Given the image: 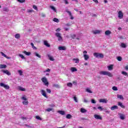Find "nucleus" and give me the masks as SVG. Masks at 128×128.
<instances>
[{
    "label": "nucleus",
    "mask_w": 128,
    "mask_h": 128,
    "mask_svg": "<svg viewBox=\"0 0 128 128\" xmlns=\"http://www.w3.org/2000/svg\"><path fill=\"white\" fill-rule=\"evenodd\" d=\"M122 74H124V76H128V72H126L124 71H122Z\"/></svg>",
    "instance_id": "obj_33"
},
{
    "label": "nucleus",
    "mask_w": 128,
    "mask_h": 128,
    "mask_svg": "<svg viewBox=\"0 0 128 128\" xmlns=\"http://www.w3.org/2000/svg\"><path fill=\"white\" fill-rule=\"evenodd\" d=\"M66 12H68V14L69 16H72V12H70V11H68V10H66Z\"/></svg>",
    "instance_id": "obj_52"
},
{
    "label": "nucleus",
    "mask_w": 128,
    "mask_h": 128,
    "mask_svg": "<svg viewBox=\"0 0 128 128\" xmlns=\"http://www.w3.org/2000/svg\"><path fill=\"white\" fill-rule=\"evenodd\" d=\"M117 98H120V100H124V96H122V95L118 94Z\"/></svg>",
    "instance_id": "obj_29"
},
{
    "label": "nucleus",
    "mask_w": 128,
    "mask_h": 128,
    "mask_svg": "<svg viewBox=\"0 0 128 128\" xmlns=\"http://www.w3.org/2000/svg\"><path fill=\"white\" fill-rule=\"evenodd\" d=\"M91 102L92 104H96V100H94V99H92L91 100Z\"/></svg>",
    "instance_id": "obj_50"
},
{
    "label": "nucleus",
    "mask_w": 128,
    "mask_h": 128,
    "mask_svg": "<svg viewBox=\"0 0 128 128\" xmlns=\"http://www.w3.org/2000/svg\"><path fill=\"white\" fill-rule=\"evenodd\" d=\"M54 22H60V20L58 19L57 18H54L53 19Z\"/></svg>",
    "instance_id": "obj_37"
},
{
    "label": "nucleus",
    "mask_w": 128,
    "mask_h": 128,
    "mask_svg": "<svg viewBox=\"0 0 128 128\" xmlns=\"http://www.w3.org/2000/svg\"><path fill=\"white\" fill-rule=\"evenodd\" d=\"M21 99H22L23 100H24L22 102V104H24V106H28V98H26V96H22Z\"/></svg>",
    "instance_id": "obj_2"
},
{
    "label": "nucleus",
    "mask_w": 128,
    "mask_h": 128,
    "mask_svg": "<svg viewBox=\"0 0 128 128\" xmlns=\"http://www.w3.org/2000/svg\"><path fill=\"white\" fill-rule=\"evenodd\" d=\"M117 60H118V62H122V58L121 56H118L117 57Z\"/></svg>",
    "instance_id": "obj_44"
},
{
    "label": "nucleus",
    "mask_w": 128,
    "mask_h": 128,
    "mask_svg": "<svg viewBox=\"0 0 128 128\" xmlns=\"http://www.w3.org/2000/svg\"><path fill=\"white\" fill-rule=\"evenodd\" d=\"M80 112H82V114H84V112H86L88 110L84 108H81L80 109Z\"/></svg>",
    "instance_id": "obj_24"
},
{
    "label": "nucleus",
    "mask_w": 128,
    "mask_h": 128,
    "mask_svg": "<svg viewBox=\"0 0 128 128\" xmlns=\"http://www.w3.org/2000/svg\"><path fill=\"white\" fill-rule=\"evenodd\" d=\"M54 109H52V108H48L46 110V112H52V110Z\"/></svg>",
    "instance_id": "obj_45"
},
{
    "label": "nucleus",
    "mask_w": 128,
    "mask_h": 128,
    "mask_svg": "<svg viewBox=\"0 0 128 128\" xmlns=\"http://www.w3.org/2000/svg\"><path fill=\"white\" fill-rule=\"evenodd\" d=\"M20 38V34H16L15 35V38Z\"/></svg>",
    "instance_id": "obj_30"
},
{
    "label": "nucleus",
    "mask_w": 128,
    "mask_h": 128,
    "mask_svg": "<svg viewBox=\"0 0 128 128\" xmlns=\"http://www.w3.org/2000/svg\"><path fill=\"white\" fill-rule=\"evenodd\" d=\"M118 106H113L110 108L111 110H118Z\"/></svg>",
    "instance_id": "obj_14"
},
{
    "label": "nucleus",
    "mask_w": 128,
    "mask_h": 128,
    "mask_svg": "<svg viewBox=\"0 0 128 128\" xmlns=\"http://www.w3.org/2000/svg\"><path fill=\"white\" fill-rule=\"evenodd\" d=\"M53 86L54 88H60V85H58V84H53Z\"/></svg>",
    "instance_id": "obj_42"
},
{
    "label": "nucleus",
    "mask_w": 128,
    "mask_h": 128,
    "mask_svg": "<svg viewBox=\"0 0 128 128\" xmlns=\"http://www.w3.org/2000/svg\"><path fill=\"white\" fill-rule=\"evenodd\" d=\"M34 54L36 56H37V58H42V56H40V54H38L36 52H35Z\"/></svg>",
    "instance_id": "obj_31"
},
{
    "label": "nucleus",
    "mask_w": 128,
    "mask_h": 128,
    "mask_svg": "<svg viewBox=\"0 0 128 128\" xmlns=\"http://www.w3.org/2000/svg\"><path fill=\"white\" fill-rule=\"evenodd\" d=\"M100 74H102L103 76H110V78H112V74L109 72L106 71H100Z\"/></svg>",
    "instance_id": "obj_1"
},
{
    "label": "nucleus",
    "mask_w": 128,
    "mask_h": 128,
    "mask_svg": "<svg viewBox=\"0 0 128 128\" xmlns=\"http://www.w3.org/2000/svg\"><path fill=\"white\" fill-rule=\"evenodd\" d=\"M100 32H102L100 30H95L93 31V34H100Z\"/></svg>",
    "instance_id": "obj_16"
},
{
    "label": "nucleus",
    "mask_w": 128,
    "mask_h": 128,
    "mask_svg": "<svg viewBox=\"0 0 128 128\" xmlns=\"http://www.w3.org/2000/svg\"><path fill=\"white\" fill-rule=\"evenodd\" d=\"M112 89L113 90H118V88H116V86H114L112 88Z\"/></svg>",
    "instance_id": "obj_48"
},
{
    "label": "nucleus",
    "mask_w": 128,
    "mask_h": 128,
    "mask_svg": "<svg viewBox=\"0 0 128 128\" xmlns=\"http://www.w3.org/2000/svg\"><path fill=\"white\" fill-rule=\"evenodd\" d=\"M64 0L66 4H68V0Z\"/></svg>",
    "instance_id": "obj_60"
},
{
    "label": "nucleus",
    "mask_w": 128,
    "mask_h": 128,
    "mask_svg": "<svg viewBox=\"0 0 128 128\" xmlns=\"http://www.w3.org/2000/svg\"><path fill=\"white\" fill-rule=\"evenodd\" d=\"M22 54H26V56H30L32 53H30V52H28L26 50H24L22 52Z\"/></svg>",
    "instance_id": "obj_19"
},
{
    "label": "nucleus",
    "mask_w": 128,
    "mask_h": 128,
    "mask_svg": "<svg viewBox=\"0 0 128 128\" xmlns=\"http://www.w3.org/2000/svg\"><path fill=\"white\" fill-rule=\"evenodd\" d=\"M94 118H96V120H102V118L98 114H94Z\"/></svg>",
    "instance_id": "obj_11"
},
{
    "label": "nucleus",
    "mask_w": 128,
    "mask_h": 128,
    "mask_svg": "<svg viewBox=\"0 0 128 128\" xmlns=\"http://www.w3.org/2000/svg\"><path fill=\"white\" fill-rule=\"evenodd\" d=\"M100 102H103L104 104H106V102H108V100L106 99H102L101 98L99 100Z\"/></svg>",
    "instance_id": "obj_10"
},
{
    "label": "nucleus",
    "mask_w": 128,
    "mask_h": 128,
    "mask_svg": "<svg viewBox=\"0 0 128 128\" xmlns=\"http://www.w3.org/2000/svg\"><path fill=\"white\" fill-rule=\"evenodd\" d=\"M118 18L122 20V18H124V14L122 13V11H119L118 12Z\"/></svg>",
    "instance_id": "obj_7"
},
{
    "label": "nucleus",
    "mask_w": 128,
    "mask_h": 128,
    "mask_svg": "<svg viewBox=\"0 0 128 128\" xmlns=\"http://www.w3.org/2000/svg\"><path fill=\"white\" fill-rule=\"evenodd\" d=\"M86 92H88L89 94H92V90H90V89L88 88L86 89Z\"/></svg>",
    "instance_id": "obj_36"
},
{
    "label": "nucleus",
    "mask_w": 128,
    "mask_h": 128,
    "mask_svg": "<svg viewBox=\"0 0 128 128\" xmlns=\"http://www.w3.org/2000/svg\"><path fill=\"white\" fill-rule=\"evenodd\" d=\"M67 86H69V88H72V84L71 82L68 83Z\"/></svg>",
    "instance_id": "obj_38"
},
{
    "label": "nucleus",
    "mask_w": 128,
    "mask_h": 128,
    "mask_svg": "<svg viewBox=\"0 0 128 128\" xmlns=\"http://www.w3.org/2000/svg\"><path fill=\"white\" fill-rule=\"evenodd\" d=\"M58 114H62V116H64V114H66V112L64 110H58Z\"/></svg>",
    "instance_id": "obj_20"
},
{
    "label": "nucleus",
    "mask_w": 128,
    "mask_h": 128,
    "mask_svg": "<svg viewBox=\"0 0 128 128\" xmlns=\"http://www.w3.org/2000/svg\"><path fill=\"white\" fill-rule=\"evenodd\" d=\"M2 72H3L4 74H7V76H10L12 74V73L9 72L8 70H2Z\"/></svg>",
    "instance_id": "obj_9"
},
{
    "label": "nucleus",
    "mask_w": 128,
    "mask_h": 128,
    "mask_svg": "<svg viewBox=\"0 0 128 128\" xmlns=\"http://www.w3.org/2000/svg\"><path fill=\"white\" fill-rule=\"evenodd\" d=\"M84 58L85 60H88V58H90V56L88 54H84Z\"/></svg>",
    "instance_id": "obj_23"
},
{
    "label": "nucleus",
    "mask_w": 128,
    "mask_h": 128,
    "mask_svg": "<svg viewBox=\"0 0 128 128\" xmlns=\"http://www.w3.org/2000/svg\"><path fill=\"white\" fill-rule=\"evenodd\" d=\"M18 89L20 90H21L22 92H26V88L22 86H19Z\"/></svg>",
    "instance_id": "obj_27"
},
{
    "label": "nucleus",
    "mask_w": 128,
    "mask_h": 128,
    "mask_svg": "<svg viewBox=\"0 0 128 128\" xmlns=\"http://www.w3.org/2000/svg\"><path fill=\"white\" fill-rule=\"evenodd\" d=\"M44 44L46 46H47L48 48H50V44H48V42L47 40H44Z\"/></svg>",
    "instance_id": "obj_13"
},
{
    "label": "nucleus",
    "mask_w": 128,
    "mask_h": 128,
    "mask_svg": "<svg viewBox=\"0 0 128 128\" xmlns=\"http://www.w3.org/2000/svg\"><path fill=\"white\" fill-rule=\"evenodd\" d=\"M50 8H51L54 12H56V8L54 6H50Z\"/></svg>",
    "instance_id": "obj_40"
},
{
    "label": "nucleus",
    "mask_w": 128,
    "mask_h": 128,
    "mask_svg": "<svg viewBox=\"0 0 128 128\" xmlns=\"http://www.w3.org/2000/svg\"><path fill=\"white\" fill-rule=\"evenodd\" d=\"M33 8H34V10H38V7L36 6L35 5L33 6Z\"/></svg>",
    "instance_id": "obj_59"
},
{
    "label": "nucleus",
    "mask_w": 128,
    "mask_h": 128,
    "mask_svg": "<svg viewBox=\"0 0 128 128\" xmlns=\"http://www.w3.org/2000/svg\"><path fill=\"white\" fill-rule=\"evenodd\" d=\"M18 56H20V58H22V60H26V58H25L24 56V55H22V54H19Z\"/></svg>",
    "instance_id": "obj_35"
},
{
    "label": "nucleus",
    "mask_w": 128,
    "mask_h": 128,
    "mask_svg": "<svg viewBox=\"0 0 128 128\" xmlns=\"http://www.w3.org/2000/svg\"><path fill=\"white\" fill-rule=\"evenodd\" d=\"M74 99L76 102H78V99L76 98V96H74Z\"/></svg>",
    "instance_id": "obj_56"
},
{
    "label": "nucleus",
    "mask_w": 128,
    "mask_h": 128,
    "mask_svg": "<svg viewBox=\"0 0 128 128\" xmlns=\"http://www.w3.org/2000/svg\"><path fill=\"white\" fill-rule=\"evenodd\" d=\"M94 56L96 58H103L104 54H102L98 53V52H94Z\"/></svg>",
    "instance_id": "obj_3"
},
{
    "label": "nucleus",
    "mask_w": 128,
    "mask_h": 128,
    "mask_svg": "<svg viewBox=\"0 0 128 128\" xmlns=\"http://www.w3.org/2000/svg\"><path fill=\"white\" fill-rule=\"evenodd\" d=\"M121 46H122V48H126V45L124 43H122Z\"/></svg>",
    "instance_id": "obj_34"
},
{
    "label": "nucleus",
    "mask_w": 128,
    "mask_h": 128,
    "mask_svg": "<svg viewBox=\"0 0 128 128\" xmlns=\"http://www.w3.org/2000/svg\"><path fill=\"white\" fill-rule=\"evenodd\" d=\"M70 70L72 72H78V69L74 67H72L70 68Z\"/></svg>",
    "instance_id": "obj_18"
},
{
    "label": "nucleus",
    "mask_w": 128,
    "mask_h": 128,
    "mask_svg": "<svg viewBox=\"0 0 128 128\" xmlns=\"http://www.w3.org/2000/svg\"><path fill=\"white\" fill-rule=\"evenodd\" d=\"M120 120H124L125 118V116L124 114H120Z\"/></svg>",
    "instance_id": "obj_28"
},
{
    "label": "nucleus",
    "mask_w": 128,
    "mask_h": 128,
    "mask_svg": "<svg viewBox=\"0 0 128 128\" xmlns=\"http://www.w3.org/2000/svg\"><path fill=\"white\" fill-rule=\"evenodd\" d=\"M0 86H2V88H6V90H10V86L8 85L4 84L1 82L0 84Z\"/></svg>",
    "instance_id": "obj_6"
},
{
    "label": "nucleus",
    "mask_w": 128,
    "mask_h": 128,
    "mask_svg": "<svg viewBox=\"0 0 128 128\" xmlns=\"http://www.w3.org/2000/svg\"><path fill=\"white\" fill-rule=\"evenodd\" d=\"M73 60H75L76 61V64H78V62H80V59L76 58H74Z\"/></svg>",
    "instance_id": "obj_32"
},
{
    "label": "nucleus",
    "mask_w": 128,
    "mask_h": 128,
    "mask_svg": "<svg viewBox=\"0 0 128 128\" xmlns=\"http://www.w3.org/2000/svg\"><path fill=\"white\" fill-rule=\"evenodd\" d=\"M66 12H68V14L69 16H72V12H70V11H68V10H66Z\"/></svg>",
    "instance_id": "obj_53"
},
{
    "label": "nucleus",
    "mask_w": 128,
    "mask_h": 128,
    "mask_svg": "<svg viewBox=\"0 0 128 128\" xmlns=\"http://www.w3.org/2000/svg\"><path fill=\"white\" fill-rule=\"evenodd\" d=\"M32 48H33L34 50H36V46H34V43H31L30 44Z\"/></svg>",
    "instance_id": "obj_41"
},
{
    "label": "nucleus",
    "mask_w": 128,
    "mask_h": 128,
    "mask_svg": "<svg viewBox=\"0 0 128 128\" xmlns=\"http://www.w3.org/2000/svg\"><path fill=\"white\" fill-rule=\"evenodd\" d=\"M48 58H49V60H51L52 62H54V57L50 56V55H48Z\"/></svg>",
    "instance_id": "obj_25"
},
{
    "label": "nucleus",
    "mask_w": 128,
    "mask_h": 128,
    "mask_svg": "<svg viewBox=\"0 0 128 128\" xmlns=\"http://www.w3.org/2000/svg\"><path fill=\"white\" fill-rule=\"evenodd\" d=\"M18 72L20 74V76L22 75V70H18Z\"/></svg>",
    "instance_id": "obj_47"
},
{
    "label": "nucleus",
    "mask_w": 128,
    "mask_h": 128,
    "mask_svg": "<svg viewBox=\"0 0 128 128\" xmlns=\"http://www.w3.org/2000/svg\"><path fill=\"white\" fill-rule=\"evenodd\" d=\"M36 120H42V119L40 117V116H36Z\"/></svg>",
    "instance_id": "obj_43"
},
{
    "label": "nucleus",
    "mask_w": 128,
    "mask_h": 128,
    "mask_svg": "<svg viewBox=\"0 0 128 128\" xmlns=\"http://www.w3.org/2000/svg\"><path fill=\"white\" fill-rule=\"evenodd\" d=\"M18 2L22 4V2H26V0H18Z\"/></svg>",
    "instance_id": "obj_51"
},
{
    "label": "nucleus",
    "mask_w": 128,
    "mask_h": 128,
    "mask_svg": "<svg viewBox=\"0 0 128 128\" xmlns=\"http://www.w3.org/2000/svg\"><path fill=\"white\" fill-rule=\"evenodd\" d=\"M110 34H112V32L110 30H108L105 32L106 36H110Z\"/></svg>",
    "instance_id": "obj_21"
},
{
    "label": "nucleus",
    "mask_w": 128,
    "mask_h": 128,
    "mask_svg": "<svg viewBox=\"0 0 128 128\" xmlns=\"http://www.w3.org/2000/svg\"><path fill=\"white\" fill-rule=\"evenodd\" d=\"M40 92H41L42 96H44V98H48V96H46V91H44V90H40Z\"/></svg>",
    "instance_id": "obj_8"
},
{
    "label": "nucleus",
    "mask_w": 128,
    "mask_h": 128,
    "mask_svg": "<svg viewBox=\"0 0 128 128\" xmlns=\"http://www.w3.org/2000/svg\"><path fill=\"white\" fill-rule=\"evenodd\" d=\"M66 118L68 119H70L71 118H72V116L70 114H68L66 116Z\"/></svg>",
    "instance_id": "obj_39"
},
{
    "label": "nucleus",
    "mask_w": 128,
    "mask_h": 128,
    "mask_svg": "<svg viewBox=\"0 0 128 128\" xmlns=\"http://www.w3.org/2000/svg\"><path fill=\"white\" fill-rule=\"evenodd\" d=\"M55 36L58 38V40L59 42H60L61 40H62V36L60 34L58 33V32H56L55 34Z\"/></svg>",
    "instance_id": "obj_5"
},
{
    "label": "nucleus",
    "mask_w": 128,
    "mask_h": 128,
    "mask_svg": "<svg viewBox=\"0 0 128 128\" xmlns=\"http://www.w3.org/2000/svg\"><path fill=\"white\" fill-rule=\"evenodd\" d=\"M98 110H100V112H102V110H104V108H102V106H98Z\"/></svg>",
    "instance_id": "obj_49"
},
{
    "label": "nucleus",
    "mask_w": 128,
    "mask_h": 128,
    "mask_svg": "<svg viewBox=\"0 0 128 128\" xmlns=\"http://www.w3.org/2000/svg\"><path fill=\"white\" fill-rule=\"evenodd\" d=\"M0 68H6V64H0Z\"/></svg>",
    "instance_id": "obj_26"
},
{
    "label": "nucleus",
    "mask_w": 128,
    "mask_h": 128,
    "mask_svg": "<svg viewBox=\"0 0 128 128\" xmlns=\"http://www.w3.org/2000/svg\"><path fill=\"white\" fill-rule=\"evenodd\" d=\"M125 69H126V70H128V65H127V66H126Z\"/></svg>",
    "instance_id": "obj_64"
},
{
    "label": "nucleus",
    "mask_w": 128,
    "mask_h": 128,
    "mask_svg": "<svg viewBox=\"0 0 128 128\" xmlns=\"http://www.w3.org/2000/svg\"><path fill=\"white\" fill-rule=\"evenodd\" d=\"M84 102H88V100L84 98Z\"/></svg>",
    "instance_id": "obj_63"
},
{
    "label": "nucleus",
    "mask_w": 128,
    "mask_h": 128,
    "mask_svg": "<svg viewBox=\"0 0 128 128\" xmlns=\"http://www.w3.org/2000/svg\"><path fill=\"white\" fill-rule=\"evenodd\" d=\"M76 34H73L72 35L71 38L73 39L74 40V38H76Z\"/></svg>",
    "instance_id": "obj_54"
},
{
    "label": "nucleus",
    "mask_w": 128,
    "mask_h": 128,
    "mask_svg": "<svg viewBox=\"0 0 128 128\" xmlns=\"http://www.w3.org/2000/svg\"><path fill=\"white\" fill-rule=\"evenodd\" d=\"M42 82H44V86H48V79L46 77H43L41 79Z\"/></svg>",
    "instance_id": "obj_4"
},
{
    "label": "nucleus",
    "mask_w": 128,
    "mask_h": 128,
    "mask_svg": "<svg viewBox=\"0 0 128 128\" xmlns=\"http://www.w3.org/2000/svg\"><path fill=\"white\" fill-rule=\"evenodd\" d=\"M3 10L4 12H8V8H4Z\"/></svg>",
    "instance_id": "obj_57"
},
{
    "label": "nucleus",
    "mask_w": 128,
    "mask_h": 128,
    "mask_svg": "<svg viewBox=\"0 0 128 128\" xmlns=\"http://www.w3.org/2000/svg\"><path fill=\"white\" fill-rule=\"evenodd\" d=\"M94 2H96V4H98V0H93Z\"/></svg>",
    "instance_id": "obj_62"
},
{
    "label": "nucleus",
    "mask_w": 128,
    "mask_h": 128,
    "mask_svg": "<svg viewBox=\"0 0 128 128\" xmlns=\"http://www.w3.org/2000/svg\"><path fill=\"white\" fill-rule=\"evenodd\" d=\"M0 54H1L2 56H4V58H7L8 60H10V57L6 55V54H4V53L3 52H0Z\"/></svg>",
    "instance_id": "obj_12"
},
{
    "label": "nucleus",
    "mask_w": 128,
    "mask_h": 128,
    "mask_svg": "<svg viewBox=\"0 0 128 128\" xmlns=\"http://www.w3.org/2000/svg\"><path fill=\"white\" fill-rule=\"evenodd\" d=\"M34 12V10H28V12Z\"/></svg>",
    "instance_id": "obj_58"
},
{
    "label": "nucleus",
    "mask_w": 128,
    "mask_h": 128,
    "mask_svg": "<svg viewBox=\"0 0 128 128\" xmlns=\"http://www.w3.org/2000/svg\"><path fill=\"white\" fill-rule=\"evenodd\" d=\"M46 90L48 94H50V92H52V90H50L49 88H46Z\"/></svg>",
    "instance_id": "obj_46"
},
{
    "label": "nucleus",
    "mask_w": 128,
    "mask_h": 128,
    "mask_svg": "<svg viewBox=\"0 0 128 128\" xmlns=\"http://www.w3.org/2000/svg\"><path fill=\"white\" fill-rule=\"evenodd\" d=\"M118 106H120L122 108H126V106L122 104V102H118Z\"/></svg>",
    "instance_id": "obj_22"
},
{
    "label": "nucleus",
    "mask_w": 128,
    "mask_h": 128,
    "mask_svg": "<svg viewBox=\"0 0 128 128\" xmlns=\"http://www.w3.org/2000/svg\"><path fill=\"white\" fill-rule=\"evenodd\" d=\"M108 70H112L114 68V65L110 64V66H108Z\"/></svg>",
    "instance_id": "obj_17"
},
{
    "label": "nucleus",
    "mask_w": 128,
    "mask_h": 128,
    "mask_svg": "<svg viewBox=\"0 0 128 128\" xmlns=\"http://www.w3.org/2000/svg\"><path fill=\"white\" fill-rule=\"evenodd\" d=\"M50 72V69L48 68L46 70L44 71V72Z\"/></svg>",
    "instance_id": "obj_55"
},
{
    "label": "nucleus",
    "mask_w": 128,
    "mask_h": 128,
    "mask_svg": "<svg viewBox=\"0 0 128 128\" xmlns=\"http://www.w3.org/2000/svg\"><path fill=\"white\" fill-rule=\"evenodd\" d=\"M58 50H66V48L64 46H59Z\"/></svg>",
    "instance_id": "obj_15"
},
{
    "label": "nucleus",
    "mask_w": 128,
    "mask_h": 128,
    "mask_svg": "<svg viewBox=\"0 0 128 128\" xmlns=\"http://www.w3.org/2000/svg\"><path fill=\"white\" fill-rule=\"evenodd\" d=\"M42 18H46V14L42 13Z\"/></svg>",
    "instance_id": "obj_61"
}]
</instances>
